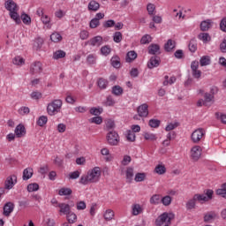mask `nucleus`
<instances>
[{
  "instance_id": "dca6fc26",
  "label": "nucleus",
  "mask_w": 226,
  "mask_h": 226,
  "mask_svg": "<svg viewBox=\"0 0 226 226\" xmlns=\"http://www.w3.org/2000/svg\"><path fill=\"white\" fill-rule=\"evenodd\" d=\"M154 172L158 176H163V174H166L167 172V168L165 167V164L160 163L155 166Z\"/></svg>"
},
{
  "instance_id": "9b49d317",
  "label": "nucleus",
  "mask_w": 226,
  "mask_h": 226,
  "mask_svg": "<svg viewBox=\"0 0 226 226\" xmlns=\"http://www.w3.org/2000/svg\"><path fill=\"white\" fill-rule=\"evenodd\" d=\"M144 213V206L136 203L132 206V215L133 216H139V215H142Z\"/></svg>"
},
{
  "instance_id": "473e14b6",
  "label": "nucleus",
  "mask_w": 226,
  "mask_h": 226,
  "mask_svg": "<svg viewBox=\"0 0 226 226\" xmlns=\"http://www.w3.org/2000/svg\"><path fill=\"white\" fill-rule=\"evenodd\" d=\"M204 98L205 103L207 104V107L208 105H211V103H213V100H215V95H213L212 94L206 93L204 94Z\"/></svg>"
},
{
  "instance_id": "a18cd8bd",
  "label": "nucleus",
  "mask_w": 226,
  "mask_h": 226,
  "mask_svg": "<svg viewBox=\"0 0 226 226\" xmlns=\"http://www.w3.org/2000/svg\"><path fill=\"white\" fill-rule=\"evenodd\" d=\"M110 61H111V65L114 68L121 67V62L119 61V56H113Z\"/></svg>"
},
{
  "instance_id": "680f3d73",
  "label": "nucleus",
  "mask_w": 226,
  "mask_h": 226,
  "mask_svg": "<svg viewBox=\"0 0 226 226\" xmlns=\"http://www.w3.org/2000/svg\"><path fill=\"white\" fill-rule=\"evenodd\" d=\"M42 96L43 94H41V93L39 91H34V92H32L31 94L32 100H41Z\"/></svg>"
},
{
  "instance_id": "69168bd1",
  "label": "nucleus",
  "mask_w": 226,
  "mask_h": 226,
  "mask_svg": "<svg viewBox=\"0 0 226 226\" xmlns=\"http://www.w3.org/2000/svg\"><path fill=\"white\" fill-rule=\"evenodd\" d=\"M189 50L190 52H195L197 50V42L195 41H190Z\"/></svg>"
},
{
  "instance_id": "c9c22d12",
  "label": "nucleus",
  "mask_w": 226,
  "mask_h": 226,
  "mask_svg": "<svg viewBox=\"0 0 226 226\" xmlns=\"http://www.w3.org/2000/svg\"><path fill=\"white\" fill-rule=\"evenodd\" d=\"M200 29L202 31H208L211 29V20L207 19L200 23Z\"/></svg>"
},
{
  "instance_id": "49530a36",
  "label": "nucleus",
  "mask_w": 226,
  "mask_h": 226,
  "mask_svg": "<svg viewBox=\"0 0 226 226\" xmlns=\"http://www.w3.org/2000/svg\"><path fill=\"white\" fill-rule=\"evenodd\" d=\"M40 190V185L37 183L29 184L27 185V192H38Z\"/></svg>"
},
{
  "instance_id": "ea45409f",
  "label": "nucleus",
  "mask_w": 226,
  "mask_h": 226,
  "mask_svg": "<svg viewBox=\"0 0 226 226\" xmlns=\"http://www.w3.org/2000/svg\"><path fill=\"white\" fill-rule=\"evenodd\" d=\"M113 41H115V43H121V41H123V34L121 32H115L113 34Z\"/></svg>"
},
{
  "instance_id": "603ef678",
  "label": "nucleus",
  "mask_w": 226,
  "mask_h": 226,
  "mask_svg": "<svg viewBox=\"0 0 226 226\" xmlns=\"http://www.w3.org/2000/svg\"><path fill=\"white\" fill-rule=\"evenodd\" d=\"M144 139L145 140L154 141L156 139H158V137H156V134L146 132L144 134Z\"/></svg>"
},
{
  "instance_id": "a19ab883",
  "label": "nucleus",
  "mask_w": 226,
  "mask_h": 226,
  "mask_svg": "<svg viewBox=\"0 0 226 226\" xmlns=\"http://www.w3.org/2000/svg\"><path fill=\"white\" fill-rule=\"evenodd\" d=\"M193 198L196 202H207V198L206 197V194H194Z\"/></svg>"
},
{
  "instance_id": "4468645a",
  "label": "nucleus",
  "mask_w": 226,
  "mask_h": 226,
  "mask_svg": "<svg viewBox=\"0 0 226 226\" xmlns=\"http://www.w3.org/2000/svg\"><path fill=\"white\" fill-rule=\"evenodd\" d=\"M158 66H160V57L152 56L147 64V67L153 70V68H158Z\"/></svg>"
},
{
  "instance_id": "a211bd4d",
  "label": "nucleus",
  "mask_w": 226,
  "mask_h": 226,
  "mask_svg": "<svg viewBox=\"0 0 226 226\" xmlns=\"http://www.w3.org/2000/svg\"><path fill=\"white\" fill-rule=\"evenodd\" d=\"M148 54H151L152 56H156V54H160V45L151 44L148 47Z\"/></svg>"
},
{
  "instance_id": "393cba45",
  "label": "nucleus",
  "mask_w": 226,
  "mask_h": 226,
  "mask_svg": "<svg viewBox=\"0 0 226 226\" xmlns=\"http://www.w3.org/2000/svg\"><path fill=\"white\" fill-rule=\"evenodd\" d=\"M124 91V90H123V87H121L119 85H117L112 87L111 93L115 96H121Z\"/></svg>"
},
{
  "instance_id": "2f4dec72",
  "label": "nucleus",
  "mask_w": 226,
  "mask_h": 226,
  "mask_svg": "<svg viewBox=\"0 0 226 226\" xmlns=\"http://www.w3.org/2000/svg\"><path fill=\"white\" fill-rule=\"evenodd\" d=\"M96 59H98V56L95 54H89L87 56V63L90 65L96 64Z\"/></svg>"
},
{
  "instance_id": "c85d7f7f",
  "label": "nucleus",
  "mask_w": 226,
  "mask_h": 226,
  "mask_svg": "<svg viewBox=\"0 0 226 226\" xmlns=\"http://www.w3.org/2000/svg\"><path fill=\"white\" fill-rule=\"evenodd\" d=\"M125 177L127 179V183H132V181H133V168H127L125 171Z\"/></svg>"
},
{
  "instance_id": "b1692460",
  "label": "nucleus",
  "mask_w": 226,
  "mask_h": 226,
  "mask_svg": "<svg viewBox=\"0 0 226 226\" xmlns=\"http://www.w3.org/2000/svg\"><path fill=\"white\" fill-rule=\"evenodd\" d=\"M88 10L89 11H98L100 10V4L94 0H92L88 4Z\"/></svg>"
},
{
  "instance_id": "09e8293b",
  "label": "nucleus",
  "mask_w": 226,
  "mask_h": 226,
  "mask_svg": "<svg viewBox=\"0 0 226 226\" xmlns=\"http://www.w3.org/2000/svg\"><path fill=\"white\" fill-rule=\"evenodd\" d=\"M114 105H116V101L114 100V97H112V95L108 96L105 102V106L114 107Z\"/></svg>"
},
{
  "instance_id": "e433bc0d",
  "label": "nucleus",
  "mask_w": 226,
  "mask_h": 226,
  "mask_svg": "<svg viewBox=\"0 0 226 226\" xmlns=\"http://www.w3.org/2000/svg\"><path fill=\"white\" fill-rule=\"evenodd\" d=\"M161 202L165 207L170 206V204H172V197L166 195L161 198Z\"/></svg>"
},
{
  "instance_id": "72a5a7b5",
  "label": "nucleus",
  "mask_w": 226,
  "mask_h": 226,
  "mask_svg": "<svg viewBox=\"0 0 226 226\" xmlns=\"http://www.w3.org/2000/svg\"><path fill=\"white\" fill-rule=\"evenodd\" d=\"M63 57H66V52L59 49L53 53V59H63Z\"/></svg>"
},
{
  "instance_id": "6ab92c4d",
  "label": "nucleus",
  "mask_w": 226,
  "mask_h": 226,
  "mask_svg": "<svg viewBox=\"0 0 226 226\" xmlns=\"http://www.w3.org/2000/svg\"><path fill=\"white\" fill-rule=\"evenodd\" d=\"M115 213L112 209H107L103 214V218L106 222H110L114 220Z\"/></svg>"
},
{
  "instance_id": "aec40b11",
  "label": "nucleus",
  "mask_w": 226,
  "mask_h": 226,
  "mask_svg": "<svg viewBox=\"0 0 226 226\" xmlns=\"http://www.w3.org/2000/svg\"><path fill=\"white\" fill-rule=\"evenodd\" d=\"M174 49H176V41L171 39L168 40L167 43L164 45V50H166V52H171Z\"/></svg>"
},
{
  "instance_id": "6e6d98bb",
  "label": "nucleus",
  "mask_w": 226,
  "mask_h": 226,
  "mask_svg": "<svg viewBox=\"0 0 226 226\" xmlns=\"http://www.w3.org/2000/svg\"><path fill=\"white\" fill-rule=\"evenodd\" d=\"M110 52H112V49L109 48V45L101 48V54H102V56H109Z\"/></svg>"
},
{
  "instance_id": "6e6552de",
  "label": "nucleus",
  "mask_w": 226,
  "mask_h": 226,
  "mask_svg": "<svg viewBox=\"0 0 226 226\" xmlns=\"http://www.w3.org/2000/svg\"><path fill=\"white\" fill-rule=\"evenodd\" d=\"M17 185V175H11L7 177L4 182V189L11 190Z\"/></svg>"
},
{
  "instance_id": "ddd939ff",
  "label": "nucleus",
  "mask_w": 226,
  "mask_h": 226,
  "mask_svg": "<svg viewBox=\"0 0 226 226\" xmlns=\"http://www.w3.org/2000/svg\"><path fill=\"white\" fill-rule=\"evenodd\" d=\"M89 45L92 47H100L103 43V37L97 35L88 41Z\"/></svg>"
},
{
  "instance_id": "bb28decb",
  "label": "nucleus",
  "mask_w": 226,
  "mask_h": 226,
  "mask_svg": "<svg viewBox=\"0 0 226 226\" xmlns=\"http://www.w3.org/2000/svg\"><path fill=\"white\" fill-rule=\"evenodd\" d=\"M66 220L68 222V223H75L77 222V214L73 213V212H70L68 213L66 215Z\"/></svg>"
},
{
  "instance_id": "cd10ccee",
  "label": "nucleus",
  "mask_w": 226,
  "mask_h": 226,
  "mask_svg": "<svg viewBox=\"0 0 226 226\" xmlns=\"http://www.w3.org/2000/svg\"><path fill=\"white\" fill-rule=\"evenodd\" d=\"M196 204H197V201L193 197L192 199H190L189 200H187V202L185 204V207H186L187 211L195 209Z\"/></svg>"
},
{
  "instance_id": "c03bdc74",
  "label": "nucleus",
  "mask_w": 226,
  "mask_h": 226,
  "mask_svg": "<svg viewBox=\"0 0 226 226\" xmlns=\"http://www.w3.org/2000/svg\"><path fill=\"white\" fill-rule=\"evenodd\" d=\"M174 82H176V77L172 76L170 78H169V76H165L164 77V81H163V86H172V84H174Z\"/></svg>"
},
{
  "instance_id": "39448f33",
  "label": "nucleus",
  "mask_w": 226,
  "mask_h": 226,
  "mask_svg": "<svg viewBox=\"0 0 226 226\" xmlns=\"http://www.w3.org/2000/svg\"><path fill=\"white\" fill-rule=\"evenodd\" d=\"M206 137V130L202 128L196 129L191 135V140L193 144H199Z\"/></svg>"
},
{
  "instance_id": "8fccbe9b",
  "label": "nucleus",
  "mask_w": 226,
  "mask_h": 226,
  "mask_svg": "<svg viewBox=\"0 0 226 226\" xmlns=\"http://www.w3.org/2000/svg\"><path fill=\"white\" fill-rule=\"evenodd\" d=\"M126 139L129 142H135V132H133L132 131H127Z\"/></svg>"
},
{
  "instance_id": "de8ad7c7",
  "label": "nucleus",
  "mask_w": 226,
  "mask_h": 226,
  "mask_svg": "<svg viewBox=\"0 0 226 226\" xmlns=\"http://www.w3.org/2000/svg\"><path fill=\"white\" fill-rule=\"evenodd\" d=\"M216 218V214L215 212H209L204 216L205 222H213Z\"/></svg>"
},
{
  "instance_id": "f3484780",
  "label": "nucleus",
  "mask_w": 226,
  "mask_h": 226,
  "mask_svg": "<svg viewBox=\"0 0 226 226\" xmlns=\"http://www.w3.org/2000/svg\"><path fill=\"white\" fill-rule=\"evenodd\" d=\"M13 207H14L13 203H11V202L6 203L4 207V216H10V215H11V213H13Z\"/></svg>"
},
{
  "instance_id": "052dcab7",
  "label": "nucleus",
  "mask_w": 226,
  "mask_h": 226,
  "mask_svg": "<svg viewBox=\"0 0 226 226\" xmlns=\"http://www.w3.org/2000/svg\"><path fill=\"white\" fill-rule=\"evenodd\" d=\"M102 26L105 29H109V27H114V26H116V21H114V19H109L105 21Z\"/></svg>"
},
{
  "instance_id": "f03ea898",
  "label": "nucleus",
  "mask_w": 226,
  "mask_h": 226,
  "mask_svg": "<svg viewBox=\"0 0 226 226\" xmlns=\"http://www.w3.org/2000/svg\"><path fill=\"white\" fill-rule=\"evenodd\" d=\"M5 8L10 11V17L16 24H20V16L19 15V5L13 0H7L5 2Z\"/></svg>"
},
{
  "instance_id": "7c9ffc66",
  "label": "nucleus",
  "mask_w": 226,
  "mask_h": 226,
  "mask_svg": "<svg viewBox=\"0 0 226 226\" xmlns=\"http://www.w3.org/2000/svg\"><path fill=\"white\" fill-rule=\"evenodd\" d=\"M51 41H54V43H59L61 40H63V36H61V34L55 32L50 35Z\"/></svg>"
},
{
  "instance_id": "412c9836",
  "label": "nucleus",
  "mask_w": 226,
  "mask_h": 226,
  "mask_svg": "<svg viewBox=\"0 0 226 226\" xmlns=\"http://www.w3.org/2000/svg\"><path fill=\"white\" fill-rule=\"evenodd\" d=\"M198 39L203 43H209V41H211V35H209L207 33H200L198 35Z\"/></svg>"
},
{
  "instance_id": "4d7b16f0",
  "label": "nucleus",
  "mask_w": 226,
  "mask_h": 226,
  "mask_svg": "<svg viewBox=\"0 0 226 226\" xmlns=\"http://www.w3.org/2000/svg\"><path fill=\"white\" fill-rule=\"evenodd\" d=\"M47 121H49V118L45 116H41L39 117L37 124L38 126H45V124H47Z\"/></svg>"
},
{
  "instance_id": "20e7f679",
  "label": "nucleus",
  "mask_w": 226,
  "mask_h": 226,
  "mask_svg": "<svg viewBox=\"0 0 226 226\" xmlns=\"http://www.w3.org/2000/svg\"><path fill=\"white\" fill-rule=\"evenodd\" d=\"M176 218V215L174 213H167L164 212L162 215H159L155 220L156 226L162 225H170L172 220Z\"/></svg>"
},
{
  "instance_id": "4c0bfd02",
  "label": "nucleus",
  "mask_w": 226,
  "mask_h": 226,
  "mask_svg": "<svg viewBox=\"0 0 226 226\" xmlns=\"http://www.w3.org/2000/svg\"><path fill=\"white\" fill-rule=\"evenodd\" d=\"M72 191L68 187L61 188L58 191V195H60L61 197L66 196V195H72Z\"/></svg>"
},
{
  "instance_id": "9d476101",
  "label": "nucleus",
  "mask_w": 226,
  "mask_h": 226,
  "mask_svg": "<svg viewBox=\"0 0 226 226\" xmlns=\"http://www.w3.org/2000/svg\"><path fill=\"white\" fill-rule=\"evenodd\" d=\"M137 112L139 117H147L149 116V106L147 103H143L138 107Z\"/></svg>"
},
{
  "instance_id": "864d4df0",
  "label": "nucleus",
  "mask_w": 226,
  "mask_h": 226,
  "mask_svg": "<svg viewBox=\"0 0 226 226\" xmlns=\"http://www.w3.org/2000/svg\"><path fill=\"white\" fill-rule=\"evenodd\" d=\"M147 11H148V15H154V13H156V6L153 4H148Z\"/></svg>"
},
{
  "instance_id": "5701e85b",
  "label": "nucleus",
  "mask_w": 226,
  "mask_h": 226,
  "mask_svg": "<svg viewBox=\"0 0 226 226\" xmlns=\"http://www.w3.org/2000/svg\"><path fill=\"white\" fill-rule=\"evenodd\" d=\"M150 204L154 206H158V204H162V196L160 194H154L150 198Z\"/></svg>"
},
{
  "instance_id": "7ed1b4c3",
  "label": "nucleus",
  "mask_w": 226,
  "mask_h": 226,
  "mask_svg": "<svg viewBox=\"0 0 226 226\" xmlns=\"http://www.w3.org/2000/svg\"><path fill=\"white\" fill-rule=\"evenodd\" d=\"M61 107H63V101L60 99L53 100L47 106V112L49 116H56L61 112Z\"/></svg>"
},
{
  "instance_id": "0e129e2a",
  "label": "nucleus",
  "mask_w": 226,
  "mask_h": 226,
  "mask_svg": "<svg viewBox=\"0 0 226 226\" xmlns=\"http://www.w3.org/2000/svg\"><path fill=\"white\" fill-rule=\"evenodd\" d=\"M98 26H100V21H98V19H95L94 18L93 19H91V21L89 23V26L91 29H96V27H98Z\"/></svg>"
},
{
  "instance_id": "2eb2a0df",
  "label": "nucleus",
  "mask_w": 226,
  "mask_h": 226,
  "mask_svg": "<svg viewBox=\"0 0 226 226\" xmlns=\"http://www.w3.org/2000/svg\"><path fill=\"white\" fill-rule=\"evenodd\" d=\"M43 68L41 67V62H34L31 64L30 72L31 73H41Z\"/></svg>"
},
{
  "instance_id": "e2e57ef3",
  "label": "nucleus",
  "mask_w": 226,
  "mask_h": 226,
  "mask_svg": "<svg viewBox=\"0 0 226 226\" xmlns=\"http://www.w3.org/2000/svg\"><path fill=\"white\" fill-rule=\"evenodd\" d=\"M21 20L26 26H29V24H31V17H29V15L27 14L21 15Z\"/></svg>"
},
{
  "instance_id": "338daca9",
  "label": "nucleus",
  "mask_w": 226,
  "mask_h": 226,
  "mask_svg": "<svg viewBox=\"0 0 226 226\" xmlns=\"http://www.w3.org/2000/svg\"><path fill=\"white\" fill-rule=\"evenodd\" d=\"M79 38L80 40H87V38H89V32L87 30H82L79 33Z\"/></svg>"
},
{
  "instance_id": "3c124183",
  "label": "nucleus",
  "mask_w": 226,
  "mask_h": 226,
  "mask_svg": "<svg viewBox=\"0 0 226 226\" xmlns=\"http://www.w3.org/2000/svg\"><path fill=\"white\" fill-rule=\"evenodd\" d=\"M161 123L162 122L158 119H150L148 124L151 128H158Z\"/></svg>"
},
{
  "instance_id": "58836bf2",
  "label": "nucleus",
  "mask_w": 226,
  "mask_h": 226,
  "mask_svg": "<svg viewBox=\"0 0 226 226\" xmlns=\"http://www.w3.org/2000/svg\"><path fill=\"white\" fill-rule=\"evenodd\" d=\"M216 194L226 199V183L222 184L221 188L216 190Z\"/></svg>"
},
{
  "instance_id": "13d9d810",
  "label": "nucleus",
  "mask_w": 226,
  "mask_h": 226,
  "mask_svg": "<svg viewBox=\"0 0 226 226\" xmlns=\"http://www.w3.org/2000/svg\"><path fill=\"white\" fill-rule=\"evenodd\" d=\"M146 179V173H137L135 175L134 180L136 183H141V181H144Z\"/></svg>"
},
{
  "instance_id": "bf43d9fd",
  "label": "nucleus",
  "mask_w": 226,
  "mask_h": 226,
  "mask_svg": "<svg viewBox=\"0 0 226 226\" xmlns=\"http://www.w3.org/2000/svg\"><path fill=\"white\" fill-rule=\"evenodd\" d=\"M13 64H17L18 66H21V64H24L25 60L22 58V56H15L12 60Z\"/></svg>"
},
{
  "instance_id": "774afa93",
  "label": "nucleus",
  "mask_w": 226,
  "mask_h": 226,
  "mask_svg": "<svg viewBox=\"0 0 226 226\" xmlns=\"http://www.w3.org/2000/svg\"><path fill=\"white\" fill-rule=\"evenodd\" d=\"M220 50L223 54L226 53V37L222 40V41L220 44Z\"/></svg>"
},
{
  "instance_id": "c756f323",
  "label": "nucleus",
  "mask_w": 226,
  "mask_h": 226,
  "mask_svg": "<svg viewBox=\"0 0 226 226\" xmlns=\"http://www.w3.org/2000/svg\"><path fill=\"white\" fill-rule=\"evenodd\" d=\"M97 86L100 89H107V86H109V81L103 78H100L97 81Z\"/></svg>"
},
{
  "instance_id": "423d86ee",
  "label": "nucleus",
  "mask_w": 226,
  "mask_h": 226,
  "mask_svg": "<svg viewBox=\"0 0 226 226\" xmlns=\"http://www.w3.org/2000/svg\"><path fill=\"white\" fill-rule=\"evenodd\" d=\"M190 156L192 162H199L200 156H202V147L199 145L192 147L190 151Z\"/></svg>"
},
{
  "instance_id": "37998d69",
  "label": "nucleus",
  "mask_w": 226,
  "mask_h": 226,
  "mask_svg": "<svg viewBox=\"0 0 226 226\" xmlns=\"http://www.w3.org/2000/svg\"><path fill=\"white\" fill-rule=\"evenodd\" d=\"M135 59H137V53L135 51H129L126 57L127 63H132V61H135Z\"/></svg>"
},
{
  "instance_id": "79ce46f5",
  "label": "nucleus",
  "mask_w": 226,
  "mask_h": 226,
  "mask_svg": "<svg viewBox=\"0 0 226 226\" xmlns=\"http://www.w3.org/2000/svg\"><path fill=\"white\" fill-rule=\"evenodd\" d=\"M153 38L149 34H145L142 36L140 40V44L141 45H147V43H151Z\"/></svg>"
},
{
  "instance_id": "1a4fd4ad",
  "label": "nucleus",
  "mask_w": 226,
  "mask_h": 226,
  "mask_svg": "<svg viewBox=\"0 0 226 226\" xmlns=\"http://www.w3.org/2000/svg\"><path fill=\"white\" fill-rule=\"evenodd\" d=\"M73 206L75 205H70L64 202H61V204L58 207V213L60 215H64L66 216L72 211V207H73Z\"/></svg>"
},
{
  "instance_id": "f704fd0d",
  "label": "nucleus",
  "mask_w": 226,
  "mask_h": 226,
  "mask_svg": "<svg viewBox=\"0 0 226 226\" xmlns=\"http://www.w3.org/2000/svg\"><path fill=\"white\" fill-rule=\"evenodd\" d=\"M200 66H207L211 64V58L209 57V56H202L200 60Z\"/></svg>"
},
{
  "instance_id": "a878e982",
  "label": "nucleus",
  "mask_w": 226,
  "mask_h": 226,
  "mask_svg": "<svg viewBox=\"0 0 226 226\" xmlns=\"http://www.w3.org/2000/svg\"><path fill=\"white\" fill-rule=\"evenodd\" d=\"M43 43H44L43 38L41 37L36 38L34 42V49L35 50H40V49L43 47Z\"/></svg>"
},
{
  "instance_id": "0eeeda50",
  "label": "nucleus",
  "mask_w": 226,
  "mask_h": 226,
  "mask_svg": "<svg viewBox=\"0 0 226 226\" xmlns=\"http://www.w3.org/2000/svg\"><path fill=\"white\" fill-rule=\"evenodd\" d=\"M106 139L109 146H117L119 144V134L115 131L108 132Z\"/></svg>"
},
{
  "instance_id": "4be33fe9",
  "label": "nucleus",
  "mask_w": 226,
  "mask_h": 226,
  "mask_svg": "<svg viewBox=\"0 0 226 226\" xmlns=\"http://www.w3.org/2000/svg\"><path fill=\"white\" fill-rule=\"evenodd\" d=\"M33 168H26L23 170V181H27L33 177Z\"/></svg>"
},
{
  "instance_id": "f257e3e1",
  "label": "nucleus",
  "mask_w": 226,
  "mask_h": 226,
  "mask_svg": "<svg viewBox=\"0 0 226 226\" xmlns=\"http://www.w3.org/2000/svg\"><path fill=\"white\" fill-rule=\"evenodd\" d=\"M102 179V168L94 167L89 170L87 174L82 175L79 178V185H93L100 182Z\"/></svg>"
},
{
  "instance_id": "5fc2aeb1",
  "label": "nucleus",
  "mask_w": 226,
  "mask_h": 226,
  "mask_svg": "<svg viewBox=\"0 0 226 226\" xmlns=\"http://www.w3.org/2000/svg\"><path fill=\"white\" fill-rule=\"evenodd\" d=\"M89 123H93L94 124H102L103 123V118L102 117H94L89 119Z\"/></svg>"
},
{
  "instance_id": "f8f14e48",
  "label": "nucleus",
  "mask_w": 226,
  "mask_h": 226,
  "mask_svg": "<svg viewBox=\"0 0 226 226\" xmlns=\"http://www.w3.org/2000/svg\"><path fill=\"white\" fill-rule=\"evenodd\" d=\"M14 133L18 139H21V137H26V127L24 124H19L16 126L14 130Z\"/></svg>"
}]
</instances>
